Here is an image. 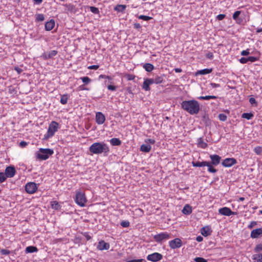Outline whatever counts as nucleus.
<instances>
[{
	"instance_id": "3c124183",
	"label": "nucleus",
	"mask_w": 262,
	"mask_h": 262,
	"mask_svg": "<svg viewBox=\"0 0 262 262\" xmlns=\"http://www.w3.org/2000/svg\"><path fill=\"white\" fill-rule=\"evenodd\" d=\"M257 223L256 221H252L250 224L248 226V228L249 229H252L255 226L257 225Z\"/></svg>"
},
{
	"instance_id": "cd10ccee",
	"label": "nucleus",
	"mask_w": 262,
	"mask_h": 262,
	"mask_svg": "<svg viewBox=\"0 0 262 262\" xmlns=\"http://www.w3.org/2000/svg\"><path fill=\"white\" fill-rule=\"evenodd\" d=\"M69 95L68 94H64L61 96L60 102L62 104H66L68 102L69 99Z\"/></svg>"
},
{
	"instance_id": "c85d7f7f",
	"label": "nucleus",
	"mask_w": 262,
	"mask_h": 262,
	"mask_svg": "<svg viewBox=\"0 0 262 262\" xmlns=\"http://www.w3.org/2000/svg\"><path fill=\"white\" fill-rule=\"evenodd\" d=\"M143 68L147 72H150L153 70L154 67L152 64L147 63L144 64Z\"/></svg>"
},
{
	"instance_id": "603ef678",
	"label": "nucleus",
	"mask_w": 262,
	"mask_h": 262,
	"mask_svg": "<svg viewBox=\"0 0 262 262\" xmlns=\"http://www.w3.org/2000/svg\"><path fill=\"white\" fill-rule=\"evenodd\" d=\"M126 262H146V260L144 259H132L128 260Z\"/></svg>"
},
{
	"instance_id": "69168bd1",
	"label": "nucleus",
	"mask_w": 262,
	"mask_h": 262,
	"mask_svg": "<svg viewBox=\"0 0 262 262\" xmlns=\"http://www.w3.org/2000/svg\"><path fill=\"white\" fill-rule=\"evenodd\" d=\"M206 56L207 58H208L210 59H212L213 57V54L211 52H209V53H207Z\"/></svg>"
},
{
	"instance_id": "b1692460",
	"label": "nucleus",
	"mask_w": 262,
	"mask_h": 262,
	"mask_svg": "<svg viewBox=\"0 0 262 262\" xmlns=\"http://www.w3.org/2000/svg\"><path fill=\"white\" fill-rule=\"evenodd\" d=\"M192 212V208H191V207L190 206H189V205H185V206L184 207L183 210H182V212L184 214H189L191 213Z\"/></svg>"
},
{
	"instance_id": "2f4dec72",
	"label": "nucleus",
	"mask_w": 262,
	"mask_h": 262,
	"mask_svg": "<svg viewBox=\"0 0 262 262\" xmlns=\"http://www.w3.org/2000/svg\"><path fill=\"white\" fill-rule=\"evenodd\" d=\"M155 83L160 84L163 81V76H156L155 78Z\"/></svg>"
},
{
	"instance_id": "79ce46f5",
	"label": "nucleus",
	"mask_w": 262,
	"mask_h": 262,
	"mask_svg": "<svg viewBox=\"0 0 262 262\" xmlns=\"http://www.w3.org/2000/svg\"><path fill=\"white\" fill-rule=\"evenodd\" d=\"M254 251L256 253L262 251V244L257 245L254 248Z\"/></svg>"
},
{
	"instance_id": "e433bc0d",
	"label": "nucleus",
	"mask_w": 262,
	"mask_h": 262,
	"mask_svg": "<svg viewBox=\"0 0 262 262\" xmlns=\"http://www.w3.org/2000/svg\"><path fill=\"white\" fill-rule=\"evenodd\" d=\"M142 89L145 91H149L150 90L149 84L146 79L143 82V83L142 85Z\"/></svg>"
},
{
	"instance_id": "4c0bfd02",
	"label": "nucleus",
	"mask_w": 262,
	"mask_h": 262,
	"mask_svg": "<svg viewBox=\"0 0 262 262\" xmlns=\"http://www.w3.org/2000/svg\"><path fill=\"white\" fill-rule=\"evenodd\" d=\"M80 79L85 84H87L91 82V79L87 76L81 77Z\"/></svg>"
},
{
	"instance_id": "423d86ee",
	"label": "nucleus",
	"mask_w": 262,
	"mask_h": 262,
	"mask_svg": "<svg viewBox=\"0 0 262 262\" xmlns=\"http://www.w3.org/2000/svg\"><path fill=\"white\" fill-rule=\"evenodd\" d=\"M170 234L167 232H161L159 234L154 235V238L155 241L158 243H161L163 241L169 239Z\"/></svg>"
},
{
	"instance_id": "bf43d9fd",
	"label": "nucleus",
	"mask_w": 262,
	"mask_h": 262,
	"mask_svg": "<svg viewBox=\"0 0 262 262\" xmlns=\"http://www.w3.org/2000/svg\"><path fill=\"white\" fill-rule=\"evenodd\" d=\"M135 77V76L132 74H127L126 75V78H127V80H134Z\"/></svg>"
},
{
	"instance_id": "473e14b6",
	"label": "nucleus",
	"mask_w": 262,
	"mask_h": 262,
	"mask_svg": "<svg viewBox=\"0 0 262 262\" xmlns=\"http://www.w3.org/2000/svg\"><path fill=\"white\" fill-rule=\"evenodd\" d=\"M217 97L215 96H200L198 98L200 100H210V99H216Z\"/></svg>"
},
{
	"instance_id": "7ed1b4c3",
	"label": "nucleus",
	"mask_w": 262,
	"mask_h": 262,
	"mask_svg": "<svg viewBox=\"0 0 262 262\" xmlns=\"http://www.w3.org/2000/svg\"><path fill=\"white\" fill-rule=\"evenodd\" d=\"M59 128V124L57 122L52 121L49 124L48 131L44 136V138L47 139L52 137Z\"/></svg>"
},
{
	"instance_id": "de8ad7c7",
	"label": "nucleus",
	"mask_w": 262,
	"mask_h": 262,
	"mask_svg": "<svg viewBox=\"0 0 262 262\" xmlns=\"http://www.w3.org/2000/svg\"><path fill=\"white\" fill-rule=\"evenodd\" d=\"M120 224L122 227L126 228L129 226L130 223L128 221H123L121 222Z\"/></svg>"
},
{
	"instance_id": "4468645a",
	"label": "nucleus",
	"mask_w": 262,
	"mask_h": 262,
	"mask_svg": "<svg viewBox=\"0 0 262 262\" xmlns=\"http://www.w3.org/2000/svg\"><path fill=\"white\" fill-rule=\"evenodd\" d=\"M110 247L109 243L105 242L104 241L101 240L99 242L97 248L98 250L102 251L104 250H108Z\"/></svg>"
},
{
	"instance_id": "052dcab7",
	"label": "nucleus",
	"mask_w": 262,
	"mask_h": 262,
	"mask_svg": "<svg viewBox=\"0 0 262 262\" xmlns=\"http://www.w3.org/2000/svg\"><path fill=\"white\" fill-rule=\"evenodd\" d=\"M225 14H221L217 16L216 18L218 20H223L225 17Z\"/></svg>"
},
{
	"instance_id": "774afa93",
	"label": "nucleus",
	"mask_w": 262,
	"mask_h": 262,
	"mask_svg": "<svg viewBox=\"0 0 262 262\" xmlns=\"http://www.w3.org/2000/svg\"><path fill=\"white\" fill-rule=\"evenodd\" d=\"M27 145V143L25 141H21L19 143V146L21 147H25Z\"/></svg>"
},
{
	"instance_id": "a211bd4d",
	"label": "nucleus",
	"mask_w": 262,
	"mask_h": 262,
	"mask_svg": "<svg viewBox=\"0 0 262 262\" xmlns=\"http://www.w3.org/2000/svg\"><path fill=\"white\" fill-rule=\"evenodd\" d=\"M55 26V21L54 19H51L47 21L45 24V29L47 31H51Z\"/></svg>"
},
{
	"instance_id": "412c9836",
	"label": "nucleus",
	"mask_w": 262,
	"mask_h": 262,
	"mask_svg": "<svg viewBox=\"0 0 262 262\" xmlns=\"http://www.w3.org/2000/svg\"><path fill=\"white\" fill-rule=\"evenodd\" d=\"M38 251V249L35 246H28L25 249V252L26 253H31L33 252H36Z\"/></svg>"
},
{
	"instance_id": "5fc2aeb1",
	"label": "nucleus",
	"mask_w": 262,
	"mask_h": 262,
	"mask_svg": "<svg viewBox=\"0 0 262 262\" xmlns=\"http://www.w3.org/2000/svg\"><path fill=\"white\" fill-rule=\"evenodd\" d=\"M1 253L2 255H8L10 253V252L8 250L4 249L1 250Z\"/></svg>"
},
{
	"instance_id": "864d4df0",
	"label": "nucleus",
	"mask_w": 262,
	"mask_h": 262,
	"mask_svg": "<svg viewBox=\"0 0 262 262\" xmlns=\"http://www.w3.org/2000/svg\"><path fill=\"white\" fill-rule=\"evenodd\" d=\"M145 142L146 143L154 144L155 143V140L153 139H147L145 140Z\"/></svg>"
},
{
	"instance_id": "58836bf2",
	"label": "nucleus",
	"mask_w": 262,
	"mask_h": 262,
	"mask_svg": "<svg viewBox=\"0 0 262 262\" xmlns=\"http://www.w3.org/2000/svg\"><path fill=\"white\" fill-rule=\"evenodd\" d=\"M90 11L94 14H98L99 13V10L98 8L94 6H91L90 7Z\"/></svg>"
},
{
	"instance_id": "a878e982",
	"label": "nucleus",
	"mask_w": 262,
	"mask_h": 262,
	"mask_svg": "<svg viewBox=\"0 0 262 262\" xmlns=\"http://www.w3.org/2000/svg\"><path fill=\"white\" fill-rule=\"evenodd\" d=\"M212 71V69H205L203 70H199L197 72V74L206 75L211 73Z\"/></svg>"
},
{
	"instance_id": "7c9ffc66",
	"label": "nucleus",
	"mask_w": 262,
	"mask_h": 262,
	"mask_svg": "<svg viewBox=\"0 0 262 262\" xmlns=\"http://www.w3.org/2000/svg\"><path fill=\"white\" fill-rule=\"evenodd\" d=\"M253 259L257 262H262V253L253 255Z\"/></svg>"
},
{
	"instance_id": "72a5a7b5",
	"label": "nucleus",
	"mask_w": 262,
	"mask_h": 262,
	"mask_svg": "<svg viewBox=\"0 0 262 262\" xmlns=\"http://www.w3.org/2000/svg\"><path fill=\"white\" fill-rule=\"evenodd\" d=\"M253 117V114L252 113H243L242 115V117L243 118L247 119V120H250Z\"/></svg>"
},
{
	"instance_id": "c756f323",
	"label": "nucleus",
	"mask_w": 262,
	"mask_h": 262,
	"mask_svg": "<svg viewBox=\"0 0 262 262\" xmlns=\"http://www.w3.org/2000/svg\"><path fill=\"white\" fill-rule=\"evenodd\" d=\"M198 144L200 147L203 148H205L207 146V144L204 142L201 138L198 139Z\"/></svg>"
},
{
	"instance_id": "ea45409f",
	"label": "nucleus",
	"mask_w": 262,
	"mask_h": 262,
	"mask_svg": "<svg viewBox=\"0 0 262 262\" xmlns=\"http://www.w3.org/2000/svg\"><path fill=\"white\" fill-rule=\"evenodd\" d=\"M45 19L44 15L42 14H38L36 15V20L38 21H41Z\"/></svg>"
},
{
	"instance_id": "680f3d73",
	"label": "nucleus",
	"mask_w": 262,
	"mask_h": 262,
	"mask_svg": "<svg viewBox=\"0 0 262 262\" xmlns=\"http://www.w3.org/2000/svg\"><path fill=\"white\" fill-rule=\"evenodd\" d=\"M107 89L109 90L114 91L116 90V86L112 85H108L107 86Z\"/></svg>"
},
{
	"instance_id": "338daca9",
	"label": "nucleus",
	"mask_w": 262,
	"mask_h": 262,
	"mask_svg": "<svg viewBox=\"0 0 262 262\" xmlns=\"http://www.w3.org/2000/svg\"><path fill=\"white\" fill-rule=\"evenodd\" d=\"M210 85L212 88H216L220 87V84L217 83H211Z\"/></svg>"
},
{
	"instance_id": "2eb2a0df",
	"label": "nucleus",
	"mask_w": 262,
	"mask_h": 262,
	"mask_svg": "<svg viewBox=\"0 0 262 262\" xmlns=\"http://www.w3.org/2000/svg\"><path fill=\"white\" fill-rule=\"evenodd\" d=\"M210 158L211 160V164L214 166L220 164L221 157L217 155H212L210 156Z\"/></svg>"
},
{
	"instance_id": "aec40b11",
	"label": "nucleus",
	"mask_w": 262,
	"mask_h": 262,
	"mask_svg": "<svg viewBox=\"0 0 262 262\" xmlns=\"http://www.w3.org/2000/svg\"><path fill=\"white\" fill-rule=\"evenodd\" d=\"M208 162L207 161H203V162H192V165L194 167H203V166H206V165H208Z\"/></svg>"
},
{
	"instance_id": "f3484780",
	"label": "nucleus",
	"mask_w": 262,
	"mask_h": 262,
	"mask_svg": "<svg viewBox=\"0 0 262 262\" xmlns=\"http://www.w3.org/2000/svg\"><path fill=\"white\" fill-rule=\"evenodd\" d=\"M257 60V58L254 56H249L248 57H242L239 59L241 63L244 64L247 63L248 61L254 62Z\"/></svg>"
},
{
	"instance_id": "13d9d810",
	"label": "nucleus",
	"mask_w": 262,
	"mask_h": 262,
	"mask_svg": "<svg viewBox=\"0 0 262 262\" xmlns=\"http://www.w3.org/2000/svg\"><path fill=\"white\" fill-rule=\"evenodd\" d=\"M99 66L98 65H92L88 67L89 69L90 70H97L99 68Z\"/></svg>"
},
{
	"instance_id": "393cba45",
	"label": "nucleus",
	"mask_w": 262,
	"mask_h": 262,
	"mask_svg": "<svg viewBox=\"0 0 262 262\" xmlns=\"http://www.w3.org/2000/svg\"><path fill=\"white\" fill-rule=\"evenodd\" d=\"M126 8V5H117L114 8V10L118 12H123L124 11Z\"/></svg>"
},
{
	"instance_id": "f704fd0d",
	"label": "nucleus",
	"mask_w": 262,
	"mask_h": 262,
	"mask_svg": "<svg viewBox=\"0 0 262 262\" xmlns=\"http://www.w3.org/2000/svg\"><path fill=\"white\" fill-rule=\"evenodd\" d=\"M254 151L257 155H262V147L260 146H256L254 148Z\"/></svg>"
},
{
	"instance_id": "1a4fd4ad",
	"label": "nucleus",
	"mask_w": 262,
	"mask_h": 262,
	"mask_svg": "<svg viewBox=\"0 0 262 262\" xmlns=\"http://www.w3.org/2000/svg\"><path fill=\"white\" fill-rule=\"evenodd\" d=\"M169 246L173 249L179 248L182 246V242L181 239L176 238L174 239L169 241Z\"/></svg>"
},
{
	"instance_id": "ddd939ff",
	"label": "nucleus",
	"mask_w": 262,
	"mask_h": 262,
	"mask_svg": "<svg viewBox=\"0 0 262 262\" xmlns=\"http://www.w3.org/2000/svg\"><path fill=\"white\" fill-rule=\"evenodd\" d=\"M105 121V117L101 112H97L96 114V122L99 124L101 125L104 123Z\"/></svg>"
},
{
	"instance_id": "a19ab883",
	"label": "nucleus",
	"mask_w": 262,
	"mask_h": 262,
	"mask_svg": "<svg viewBox=\"0 0 262 262\" xmlns=\"http://www.w3.org/2000/svg\"><path fill=\"white\" fill-rule=\"evenodd\" d=\"M241 12L240 11H235L233 14V19H234V20H236L237 22L238 23V17L239 15V14H241Z\"/></svg>"
},
{
	"instance_id": "c03bdc74",
	"label": "nucleus",
	"mask_w": 262,
	"mask_h": 262,
	"mask_svg": "<svg viewBox=\"0 0 262 262\" xmlns=\"http://www.w3.org/2000/svg\"><path fill=\"white\" fill-rule=\"evenodd\" d=\"M48 53V54L49 55V57H50V58H52L57 55V51L56 50H52Z\"/></svg>"
},
{
	"instance_id": "e2e57ef3",
	"label": "nucleus",
	"mask_w": 262,
	"mask_h": 262,
	"mask_svg": "<svg viewBox=\"0 0 262 262\" xmlns=\"http://www.w3.org/2000/svg\"><path fill=\"white\" fill-rule=\"evenodd\" d=\"M146 80L148 82L149 85L155 83L154 78H147V79H146Z\"/></svg>"
},
{
	"instance_id": "49530a36",
	"label": "nucleus",
	"mask_w": 262,
	"mask_h": 262,
	"mask_svg": "<svg viewBox=\"0 0 262 262\" xmlns=\"http://www.w3.org/2000/svg\"><path fill=\"white\" fill-rule=\"evenodd\" d=\"M227 117L224 114H220L219 115V119L222 121H225L227 120Z\"/></svg>"
},
{
	"instance_id": "f257e3e1",
	"label": "nucleus",
	"mask_w": 262,
	"mask_h": 262,
	"mask_svg": "<svg viewBox=\"0 0 262 262\" xmlns=\"http://www.w3.org/2000/svg\"><path fill=\"white\" fill-rule=\"evenodd\" d=\"M181 108L190 115L197 114L200 111V104L195 100H185L181 103Z\"/></svg>"
},
{
	"instance_id": "c9c22d12",
	"label": "nucleus",
	"mask_w": 262,
	"mask_h": 262,
	"mask_svg": "<svg viewBox=\"0 0 262 262\" xmlns=\"http://www.w3.org/2000/svg\"><path fill=\"white\" fill-rule=\"evenodd\" d=\"M206 166L208 167V171L212 173H215L216 172V169L213 168L212 166V164H211V163L208 162V165H206Z\"/></svg>"
},
{
	"instance_id": "4d7b16f0",
	"label": "nucleus",
	"mask_w": 262,
	"mask_h": 262,
	"mask_svg": "<svg viewBox=\"0 0 262 262\" xmlns=\"http://www.w3.org/2000/svg\"><path fill=\"white\" fill-rule=\"evenodd\" d=\"M241 55L242 56H247L250 54V52L249 51V49H247L246 50H243L242 51L241 53Z\"/></svg>"
},
{
	"instance_id": "0eeeda50",
	"label": "nucleus",
	"mask_w": 262,
	"mask_h": 262,
	"mask_svg": "<svg viewBox=\"0 0 262 262\" xmlns=\"http://www.w3.org/2000/svg\"><path fill=\"white\" fill-rule=\"evenodd\" d=\"M25 190L27 193L33 194L37 190V185L34 182H29L25 186Z\"/></svg>"
},
{
	"instance_id": "9d476101",
	"label": "nucleus",
	"mask_w": 262,
	"mask_h": 262,
	"mask_svg": "<svg viewBox=\"0 0 262 262\" xmlns=\"http://www.w3.org/2000/svg\"><path fill=\"white\" fill-rule=\"evenodd\" d=\"M237 161L233 158H226L222 162V165L226 167H229L236 164Z\"/></svg>"
},
{
	"instance_id": "09e8293b",
	"label": "nucleus",
	"mask_w": 262,
	"mask_h": 262,
	"mask_svg": "<svg viewBox=\"0 0 262 262\" xmlns=\"http://www.w3.org/2000/svg\"><path fill=\"white\" fill-rule=\"evenodd\" d=\"M195 262H207V260L203 257H197L194 259Z\"/></svg>"
},
{
	"instance_id": "f8f14e48",
	"label": "nucleus",
	"mask_w": 262,
	"mask_h": 262,
	"mask_svg": "<svg viewBox=\"0 0 262 262\" xmlns=\"http://www.w3.org/2000/svg\"><path fill=\"white\" fill-rule=\"evenodd\" d=\"M219 212L220 214L226 216H230L235 214V212L232 211L229 208L226 207L220 208L219 210Z\"/></svg>"
},
{
	"instance_id": "8fccbe9b",
	"label": "nucleus",
	"mask_w": 262,
	"mask_h": 262,
	"mask_svg": "<svg viewBox=\"0 0 262 262\" xmlns=\"http://www.w3.org/2000/svg\"><path fill=\"white\" fill-rule=\"evenodd\" d=\"M249 102L252 105H254L255 106L257 105V102L255 98L251 97L249 99Z\"/></svg>"
},
{
	"instance_id": "6ab92c4d",
	"label": "nucleus",
	"mask_w": 262,
	"mask_h": 262,
	"mask_svg": "<svg viewBox=\"0 0 262 262\" xmlns=\"http://www.w3.org/2000/svg\"><path fill=\"white\" fill-rule=\"evenodd\" d=\"M201 232L203 236H207L211 234V230L209 226H206L201 229Z\"/></svg>"
},
{
	"instance_id": "37998d69",
	"label": "nucleus",
	"mask_w": 262,
	"mask_h": 262,
	"mask_svg": "<svg viewBox=\"0 0 262 262\" xmlns=\"http://www.w3.org/2000/svg\"><path fill=\"white\" fill-rule=\"evenodd\" d=\"M138 18L145 21H148L152 18V17L146 15H141L138 16Z\"/></svg>"
},
{
	"instance_id": "4be33fe9",
	"label": "nucleus",
	"mask_w": 262,
	"mask_h": 262,
	"mask_svg": "<svg viewBox=\"0 0 262 262\" xmlns=\"http://www.w3.org/2000/svg\"><path fill=\"white\" fill-rule=\"evenodd\" d=\"M151 149V146L148 144H142L140 146V150L145 152H148L150 151Z\"/></svg>"
},
{
	"instance_id": "0e129e2a",
	"label": "nucleus",
	"mask_w": 262,
	"mask_h": 262,
	"mask_svg": "<svg viewBox=\"0 0 262 262\" xmlns=\"http://www.w3.org/2000/svg\"><path fill=\"white\" fill-rule=\"evenodd\" d=\"M14 69L18 74H20L23 72V70L18 67H15Z\"/></svg>"
},
{
	"instance_id": "6e6552de",
	"label": "nucleus",
	"mask_w": 262,
	"mask_h": 262,
	"mask_svg": "<svg viewBox=\"0 0 262 262\" xmlns=\"http://www.w3.org/2000/svg\"><path fill=\"white\" fill-rule=\"evenodd\" d=\"M162 255L157 252H155L154 253L149 254L147 256V259L152 262L158 261L162 259Z\"/></svg>"
},
{
	"instance_id": "39448f33",
	"label": "nucleus",
	"mask_w": 262,
	"mask_h": 262,
	"mask_svg": "<svg viewBox=\"0 0 262 262\" xmlns=\"http://www.w3.org/2000/svg\"><path fill=\"white\" fill-rule=\"evenodd\" d=\"M75 202L79 206L81 207L84 206L86 202L84 193L81 191H77L76 194Z\"/></svg>"
},
{
	"instance_id": "9b49d317",
	"label": "nucleus",
	"mask_w": 262,
	"mask_h": 262,
	"mask_svg": "<svg viewBox=\"0 0 262 262\" xmlns=\"http://www.w3.org/2000/svg\"><path fill=\"white\" fill-rule=\"evenodd\" d=\"M4 173L7 178H12L16 173V170L14 166H8L5 169Z\"/></svg>"
},
{
	"instance_id": "20e7f679",
	"label": "nucleus",
	"mask_w": 262,
	"mask_h": 262,
	"mask_svg": "<svg viewBox=\"0 0 262 262\" xmlns=\"http://www.w3.org/2000/svg\"><path fill=\"white\" fill-rule=\"evenodd\" d=\"M54 153L53 150L50 148H40L37 154L38 159L41 160L48 159Z\"/></svg>"
},
{
	"instance_id": "a18cd8bd",
	"label": "nucleus",
	"mask_w": 262,
	"mask_h": 262,
	"mask_svg": "<svg viewBox=\"0 0 262 262\" xmlns=\"http://www.w3.org/2000/svg\"><path fill=\"white\" fill-rule=\"evenodd\" d=\"M7 178V176L4 172H0V183L5 181Z\"/></svg>"
},
{
	"instance_id": "6e6d98bb",
	"label": "nucleus",
	"mask_w": 262,
	"mask_h": 262,
	"mask_svg": "<svg viewBox=\"0 0 262 262\" xmlns=\"http://www.w3.org/2000/svg\"><path fill=\"white\" fill-rule=\"evenodd\" d=\"M48 52H45L43 53L41 57L43 59H45V60H47V59H50V57H49V55L48 54Z\"/></svg>"
},
{
	"instance_id": "bb28decb",
	"label": "nucleus",
	"mask_w": 262,
	"mask_h": 262,
	"mask_svg": "<svg viewBox=\"0 0 262 262\" xmlns=\"http://www.w3.org/2000/svg\"><path fill=\"white\" fill-rule=\"evenodd\" d=\"M51 205L53 209L60 210L61 206L57 201H52L51 202Z\"/></svg>"
},
{
	"instance_id": "f03ea898",
	"label": "nucleus",
	"mask_w": 262,
	"mask_h": 262,
	"mask_svg": "<svg viewBox=\"0 0 262 262\" xmlns=\"http://www.w3.org/2000/svg\"><path fill=\"white\" fill-rule=\"evenodd\" d=\"M89 151L92 154L99 155L103 153L105 156H107L110 152V148L104 142H95L90 146Z\"/></svg>"
},
{
	"instance_id": "5701e85b",
	"label": "nucleus",
	"mask_w": 262,
	"mask_h": 262,
	"mask_svg": "<svg viewBox=\"0 0 262 262\" xmlns=\"http://www.w3.org/2000/svg\"><path fill=\"white\" fill-rule=\"evenodd\" d=\"M110 142L113 146H119L121 144V140L119 139L116 138L111 139Z\"/></svg>"
},
{
	"instance_id": "dca6fc26",
	"label": "nucleus",
	"mask_w": 262,
	"mask_h": 262,
	"mask_svg": "<svg viewBox=\"0 0 262 262\" xmlns=\"http://www.w3.org/2000/svg\"><path fill=\"white\" fill-rule=\"evenodd\" d=\"M262 234V229L257 228L253 230L251 232L250 236L252 238H257Z\"/></svg>"
}]
</instances>
